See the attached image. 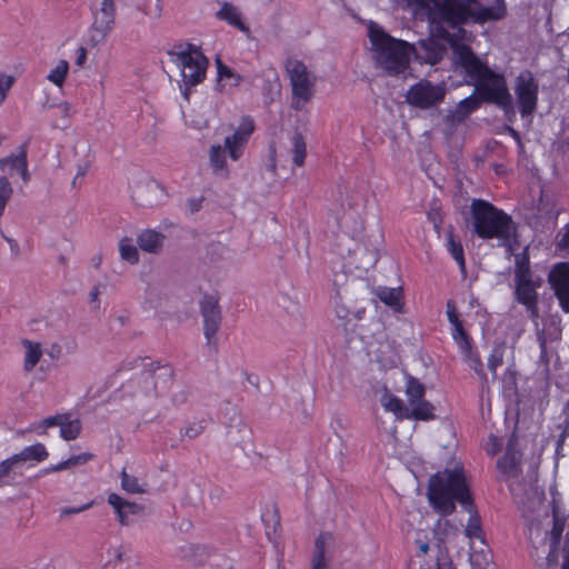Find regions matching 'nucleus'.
I'll use <instances>...</instances> for the list:
<instances>
[{"instance_id":"1","label":"nucleus","mask_w":569,"mask_h":569,"mask_svg":"<svg viewBox=\"0 0 569 569\" xmlns=\"http://www.w3.org/2000/svg\"><path fill=\"white\" fill-rule=\"evenodd\" d=\"M427 497L430 506L441 516L452 513L456 501L459 502L470 513L466 536L471 540L483 541L481 520L475 510L462 467L435 473L429 480Z\"/></svg>"},{"instance_id":"2","label":"nucleus","mask_w":569,"mask_h":569,"mask_svg":"<svg viewBox=\"0 0 569 569\" xmlns=\"http://www.w3.org/2000/svg\"><path fill=\"white\" fill-rule=\"evenodd\" d=\"M470 211L473 231L479 238L497 239L500 246H510L517 228L509 214L482 199H473Z\"/></svg>"},{"instance_id":"3","label":"nucleus","mask_w":569,"mask_h":569,"mask_svg":"<svg viewBox=\"0 0 569 569\" xmlns=\"http://www.w3.org/2000/svg\"><path fill=\"white\" fill-rule=\"evenodd\" d=\"M369 38L376 62L390 74L403 72L409 64L411 44L392 38L376 23L369 24Z\"/></svg>"},{"instance_id":"4","label":"nucleus","mask_w":569,"mask_h":569,"mask_svg":"<svg viewBox=\"0 0 569 569\" xmlns=\"http://www.w3.org/2000/svg\"><path fill=\"white\" fill-rule=\"evenodd\" d=\"M254 129L253 119L250 116H243L234 131L224 138L223 147L221 144L211 146L209 161L214 174L222 178L229 177L227 156L232 161H238L243 156Z\"/></svg>"},{"instance_id":"5","label":"nucleus","mask_w":569,"mask_h":569,"mask_svg":"<svg viewBox=\"0 0 569 569\" xmlns=\"http://www.w3.org/2000/svg\"><path fill=\"white\" fill-rule=\"evenodd\" d=\"M170 60L180 69L182 96L189 100L190 91L206 79L209 61L201 49L192 43L168 51Z\"/></svg>"},{"instance_id":"6","label":"nucleus","mask_w":569,"mask_h":569,"mask_svg":"<svg viewBox=\"0 0 569 569\" xmlns=\"http://www.w3.org/2000/svg\"><path fill=\"white\" fill-rule=\"evenodd\" d=\"M287 76L291 89L290 107L296 111H302L316 94L317 76L299 60H287Z\"/></svg>"},{"instance_id":"7","label":"nucleus","mask_w":569,"mask_h":569,"mask_svg":"<svg viewBox=\"0 0 569 569\" xmlns=\"http://www.w3.org/2000/svg\"><path fill=\"white\" fill-rule=\"evenodd\" d=\"M476 92L482 101L495 103L502 109L512 107V98L505 77L491 70L477 81Z\"/></svg>"},{"instance_id":"8","label":"nucleus","mask_w":569,"mask_h":569,"mask_svg":"<svg viewBox=\"0 0 569 569\" xmlns=\"http://www.w3.org/2000/svg\"><path fill=\"white\" fill-rule=\"evenodd\" d=\"M446 93L447 86L445 82L432 83L429 80L422 79L409 88L406 100L416 108L429 109L440 104Z\"/></svg>"},{"instance_id":"9","label":"nucleus","mask_w":569,"mask_h":569,"mask_svg":"<svg viewBox=\"0 0 569 569\" xmlns=\"http://www.w3.org/2000/svg\"><path fill=\"white\" fill-rule=\"evenodd\" d=\"M513 90L521 117L531 116L537 109L539 91L538 81L532 72L521 71L515 80Z\"/></svg>"},{"instance_id":"10","label":"nucleus","mask_w":569,"mask_h":569,"mask_svg":"<svg viewBox=\"0 0 569 569\" xmlns=\"http://www.w3.org/2000/svg\"><path fill=\"white\" fill-rule=\"evenodd\" d=\"M200 311L203 318V333L207 340V346L217 350V333L222 319L219 299L216 296L206 295L200 302Z\"/></svg>"},{"instance_id":"11","label":"nucleus","mask_w":569,"mask_h":569,"mask_svg":"<svg viewBox=\"0 0 569 569\" xmlns=\"http://www.w3.org/2000/svg\"><path fill=\"white\" fill-rule=\"evenodd\" d=\"M116 20V3L111 0H102L101 7L93 12V22L91 26V39L94 43L106 40L112 31Z\"/></svg>"},{"instance_id":"12","label":"nucleus","mask_w":569,"mask_h":569,"mask_svg":"<svg viewBox=\"0 0 569 569\" xmlns=\"http://www.w3.org/2000/svg\"><path fill=\"white\" fill-rule=\"evenodd\" d=\"M455 61L476 82L490 70L466 44L452 43Z\"/></svg>"},{"instance_id":"13","label":"nucleus","mask_w":569,"mask_h":569,"mask_svg":"<svg viewBox=\"0 0 569 569\" xmlns=\"http://www.w3.org/2000/svg\"><path fill=\"white\" fill-rule=\"evenodd\" d=\"M549 282L565 312H569V263H557L549 273Z\"/></svg>"},{"instance_id":"14","label":"nucleus","mask_w":569,"mask_h":569,"mask_svg":"<svg viewBox=\"0 0 569 569\" xmlns=\"http://www.w3.org/2000/svg\"><path fill=\"white\" fill-rule=\"evenodd\" d=\"M515 282L516 300L527 308L529 317L537 323V319L539 318L537 288L539 283L535 282L532 278L521 279Z\"/></svg>"},{"instance_id":"15","label":"nucleus","mask_w":569,"mask_h":569,"mask_svg":"<svg viewBox=\"0 0 569 569\" xmlns=\"http://www.w3.org/2000/svg\"><path fill=\"white\" fill-rule=\"evenodd\" d=\"M1 171H8L12 177L14 173L19 174L24 184L31 180V174L28 169V143H22L17 153H11L8 157L0 159Z\"/></svg>"},{"instance_id":"16","label":"nucleus","mask_w":569,"mask_h":569,"mask_svg":"<svg viewBox=\"0 0 569 569\" xmlns=\"http://www.w3.org/2000/svg\"><path fill=\"white\" fill-rule=\"evenodd\" d=\"M446 52V47L433 38L420 40L417 44H411V53L423 63H438Z\"/></svg>"},{"instance_id":"17","label":"nucleus","mask_w":569,"mask_h":569,"mask_svg":"<svg viewBox=\"0 0 569 569\" xmlns=\"http://www.w3.org/2000/svg\"><path fill=\"white\" fill-rule=\"evenodd\" d=\"M565 529V518L559 517L553 511V526L548 533V540H549V552L546 557V568L547 569H557L558 567V560H559V550L558 546L561 540V536Z\"/></svg>"},{"instance_id":"18","label":"nucleus","mask_w":569,"mask_h":569,"mask_svg":"<svg viewBox=\"0 0 569 569\" xmlns=\"http://www.w3.org/2000/svg\"><path fill=\"white\" fill-rule=\"evenodd\" d=\"M261 520L264 523L266 535L270 542L278 549L281 545V520L277 509H266L261 512Z\"/></svg>"},{"instance_id":"19","label":"nucleus","mask_w":569,"mask_h":569,"mask_svg":"<svg viewBox=\"0 0 569 569\" xmlns=\"http://www.w3.org/2000/svg\"><path fill=\"white\" fill-rule=\"evenodd\" d=\"M520 452L516 448V440L510 439L505 456L498 460V469L508 477H516L519 473Z\"/></svg>"},{"instance_id":"20","label":"nucleus","mask_w":569,"mask_h":569,"mask_svg":"<svg viewBox=\"0 0 569 569\" xmlns=\"http://www.w3.org/2000/svg\"><path fill=\"white\" fill-rule=\"evenodd\" d=\"M217 19L226 21L228 24L237 28L247 36L250 34L249 27L243 22L241 12L237 7L229 2H223L216 13Z\"/></svg>"},{"instance_id":"21","label":"nucleus","mask_w":569,"mask_h":569,"mask_svg":"<svg viewBox=\"0 0 569 569\" xmlns=\"http://www.w3.org/2000/svg\"><path fill=\"white\" fill-rule=\"evenodd\" d=\"M449 525L448 521H441L439 520L433 529V540L436 541L432 546L437 550L436 556V562L437 568L436 569H452L451 561L449 559L447 549L443 547L445 539L438 535V530H440L442 527H447Z\"/></svg>"},{"instance_id":"22","label":"nucleus","mask_w":569,"mask_h":569,"mask_svg":"<svg viewBox=\"0 0 569 569\" xmlns=\"http://www.w3.org/2000/svg\"><path fill=\"white\" fill-rule=\"evenodd\" d=\"M21 345L24 348L23 370L31 372L43 355L41 345L29 339H22Z\"/></svg>"},{"instance_id":"23","label":"nucleus","mask_w":569,"mask_h":569,"mask_svg":"<svg viewBox=\"0 0 569 569\" xmlns=\"http://www.w3.org/2000/svg\"><path fill=\"white\" fill-rule=\"evenodd\" d=\"M163 234L156 230H144L138 236V244L141 250L150 253L158 252L163 243Z\"/></svg>"},{"instance_id":"24","label":"nucleus","mask_w":569,"mask_h":569,"mask_svg":"<svg viewBox=\"0 0 569 569\" xmlns=\"http://www.w3.org/2000/svg\"><path fill=\"white\" fill-rule=\"evenodd\" d=\"M13 456L18 463L26 462V461L41 462L48 458L49 453H48L44 445L34 443V445L24 447L19 453H16Z\"/></svg>"},{"instance_id":"25","label":"nucleus","mask_w":569,"mask_h":569,"mask_svg":"<svg viewBox=\"0 0 569 569\" xmlns=\"http://www.w3.org/2000/svg\"><path fill=\"white\" fill-rule=\"evenodd\" d=\"M291 144H292V147H291L290 153H291L292 163L297 168H301L305 163V159L307 156L306 139L303 138V136L301 133L297 132L291 138Z\"/></svg>"},{"instance_id":"26","label":"nucleus","mask_w":569,"mask_h":569,"mask_svg":"<svg viewBox=\"0 0 569 569\" xmlns=\"http://www.w3.org/2000/svg\"><path fill=\"white\" fill-rule=\"evenodd\" d=\"M108 503L111 505L114 508V510H116V512L118 515L119 521L122 525L127 523V520H126L127 512L134 513L136 509H137V505L136 503H131V502L126 501L124 499H122L117 493H110L108 496Z\"/></svg>"},{"instance_id":"27","label":"nucleus","mask_w":569,"mask_h":569,"mask_svg":"<svg viewBox=\"0 0 569 569\" xmlns=\"http://www.w3.org/2000/svg\"><path fill=\"white\" fill-rule=\"evenodd\" d=\"M481 98L478 96H469L465 99H462L457 108L456 111L452 113V119L457 121L465 120L466 117H468L472 111L479 108Z\"/></svg>"},{"instance_id":"28","label":"nucleus","mask_w":569,"mask_h":569,"mask_svg":"<svg viewBox=\"0 0 569 569\" xmlns=\"http://www.w3.org/2000/svg\"><path fill=\"white\" fill-rule=\"evenodd\" d=\"M377 297L387 306L393 308L395 310H400L402 303V290L401 288H388V287H379L377 289Z\"/></svg>"},{"instance_id":"29","label":"nucleus","mask_w":569,"mask_h":569,"mask_svg":"<svg viewBox=\"0 0 569 569\" xmlns=\"http://www.w3.org/2000/svg\"><path fill=\"white\" fill-rule=\"evenodd\" d=\"M331 541L330 533H321L315 543V555L312 558L311 569H327L325 552L326 546Z\"/></svg>"},{"instance_id":"30","label":"nucleus","mask_w":569,"mask_h":569,"mask_svg":"<svg viewBox=\"0 0 569 569\" xmlns=\"http://www.w3.org/2000/svg\"><path fill=\"white\" fill-rule=\"evenodd\" d=\"M381 405L387 411L393 412L398 418H409V411L402 400L392 395L385 393L381 398Z\"/></svg>"},{"instance_id":"31","label":"nucleus","mask_w":569,"mask_h":569,"mask_svg":"<svg viewBox=\"0 0 569 569\" xmlns=\"http://www.w3.org/2000/svg\"><path fill=\"white\" fill-rule=\"evenodd\" d=\"M446 236H447L448 250L450 251L453 259L459 264L461 271H465L466 261H465L463 248H462L460 240L456 239V237L451 230L448 231Z\"/></svg>"},{"instance_id":"32","label":"nucleus","mask_w":569,"mask_h":569,"mask_svg":"<svg viewBox=\"0 0 569 569\" xmlns=\"http://www.w3.org/2000/svg\"><path fill=\"white\" fill-rule=\"evenodd\" d=\"M452 326V339L458 345L461 352H468L471 347L469 335L463 328L462 321L450 323Z\"/></svg>"},{"instance_id":"33","label":"nucleus","mask_w":569,"mask_h":569,"mask_svg":"<svg viewBox=\"0 0 569 569\" xmlns=\"http://www.w3.org/2000/svg\"><path fill=\"white\" fill-rule=\"evenodd\" d=\"M81 432V422L79 419L70 420L69 415H66L64 421L60 427V436L64 440H74L79 437Z\"/></svg>"},{"instance_id":"34","label":"nucleus","mask_w":569,"mask_h":569,"mask_svg":"<svg viewBox=\"0 0 569 569\" xmlns=\"http://www.w3.org/2000/svg\"><path fill=\"white\" fill-rule=\"evenodd\" d=\"M69 71V63L67 60H59L57 66L51 69L47 79L54 86L61 88L66 81Z\"/></svg>"},{"instance_id":"35","label":"nucleus","mask_w":569,"mask_h":569,"mask_svg":"<svg viewBox=\"0 0 569 569\" xmlns=\"http://www.w3.org/2000/svg\"><path fill=\"white\" fill-rule=\"evenodd\" d=\"M120 256L123 260L133 264L139 261V251L137 247L132 243V239L123 238L119 243Z\"/></svg>"},{"instance_id":"36","label":"nucleus","mask_w":569,"mask_h":569,"mask_svg":"<svg viewBox=\"0 0 569 569\" xmlns=\"http://www.w3.org/2000/svg\"><path fill=\"white\" fill-rule=\"evenodd\" d=\"M411 407V412H409V418L413 417L419 420H429L433 418V406L426 401L425 399L420 400L418 403H413Z\"/></svg>"},{"instance_id":"37","label":"nucleus","mask_w":569,"mask_h":569,"mask_svg":"<svg viewBox=\"0 0 569 569\" xmlns=\"http://www.w3.org/2000/svg\"><path fill=\"white\" fill-rule=\"evenodd\" d=\"M407 396L409 405L412 406L413 403H418L420 400L423 399L425 396V386L420 383L415 378H409L407 382Z\"/></svg>"},{"instance_id":"38","label":"nucleus","mask_w":569,"mask_h":569,"mask_svg":"<svg viewBox=\"0 0 569 569\" xmlns=\"http://www.w3.org/2000/svg\"><path fill=\"white\" fill-rule=\"evenodd\" d=\"M532 278L529 257L526 252L516 256L515 281Z\"/></svg>"},{"instance_id":"39","label":"nucleus","mask_w":569,"mask_h":569,"mask_svg":"<svg viewBox=\"0 0 569 569\" xmlns=\"http://www.w3.org/2000/svg\"><path fill=\"white\" fill-rule=\"evenodd\" d=\"M92 458H93V455L88 453V452L74 455V456L69 457L67 460L59 462L56 467H53V470L60 471V470L71 468L73 466L84 465L88 461H90Z\"/></svg>"},{"instance_id":"40","label":"nucleus","mask_w":569,"mask_h":569,"mask_svg":"<svg viewBox=\"0 0 569 569\" xmlns=\"http://www.w3.org/2000/svg\"><path fill=\"white\" fill-rule=\"evenodd\" d=\"M121 487L128 493H142L143 489L138 478L127 473L126 469L121 471Z\"/></svg>"},{"instance_id":"41","label":"nucleus","mask_w":569,"mask_h":569,"mask_svg":"<svg viewBox=\"0 0 569 569\" xmlns=\"http://www.w3.org/2000/svg\"><path fill=\"white\" fill-rule=\"evenodd\" d=\"M503 353L505 347L502 345H498L492 349L488 358V368L490 369L493 376H496L498 367H500L503 363Z\"/></svg>"},{"instance_id":"42","label":"nucleus","mask_w":569,"mask_h":569,"mask_svg":"<svg viewBox=\"0 0 569 569\" xmlns=\"http://www.w3.org/2000/svg\"><path fill=\"white\" fill-rule=\"evenodd\" d=\"M13 193V189L7 177H0V217Z\"/></svg>"},{"instance_id":"43","label":"nucleus","mask_w":569,"mask_h":569,"mask_svg":"<svg viewBox=\"0 0 569 569\" xmlns=\"http://www.w3.org/2000/svg\"><path fill=\"white\" fill-rule=\"evenodd\" d=\"M16 82L13 76L0 71V106L6 101L8 93Z\"/></svg>"},{"instance_id":"44","label":"nucleus","mask_w":569,"mask_h":569,"mask_svg":"<svg viewBox=\"0 0 569 569\" xmlns=\"http://www.w3.org/2000/svg\"><path fill=\"white\" fill-rule=\"evenodd\" d=\"M537 340L540 347V361L547 366L550 361V351L548 348V338L545 330L537 331Z\"/></svg>"},{"instance_id":"45","label":"nucleus","mask_w":569,"mask_h":569,"mask_svg":"<svg viewBox=\"0 0 569 569\" xmlns=\"http://www.w3.org/2000/svg\"><path fill=\"white\" fill-rule=\"evenodd\" d=\"M461 353H462L465 360L468 362V365L480 377H485V372H483V368H482V362H481L479 356L472 351L471 347H469V351L468 352H461Z\"/></svg>"},{"instance_id":"46","label":"nucleus","mask_w":569,"mask_h":569,"mask_svg":"<svg viewBox=\"0 0 569 569\" xmlns=\"http://www.w3.org/2000/svg\"><path fill=\"white\" fill-rule=\"evenodd\" d=\"M18 462L16 461L14 456H11L10 458L0 462V486L4 483L3 479L10 475L12 468Z\"/></svg>"},{"instance_id":"47","label":"nucleus","mask_w":569,"mask_h":569,"mask_svg":"<svg viewBox=\"0 0 569 569\" xmlns=\"http://www.w3.org/2000/svg\"><path fill=\"white\" fill-rule=\"evenodd\" d=\"M502 441L497 436L490 435L486 443V451L489 456H495L501 450Z\"/></svg>"},{"instance_id":"48","label":"nucleus","mask_w":569,"mask_h":569,"mask_svg":"<svg viewBox=\"0 0 569 569\" xmlns=\"http://www.w3.org/2000/svg\"><path fill=\"white\" fill-rule=\"evenodd\" d=\"M546 331L548 343L553 341H559L561 339V328L557 323H550L548 327L543 328Z\"/></svg>"},{"instance_id":"49","label":"nucleus","mask_w":569,"mask_h":569,"mask_svg":"<svg viewBox=\"0 0 569 569\" xmlns=\"http://www.w3.org/2000/svg\"><path fill=\"white\" fill-rule=\"evenodd\" d=\"M93 506V501H89L84 505H81L79 507H64L60 510V517L63 518V517H67V516H70V515H77V513H80L82 511H86L88 509H90L91 507Z\"/></svg>"},{"instance_id":"50","label":"nucleus","mask_w":569,"mask_h":569,"mask_svg":"<svg viewBox=\"0 0 569 569\" xmlns=\"http://www.w3.org/2000/svg\"><path fill=\"white\" fill-rule=\"evenodd\" d=\"M64 417H66V415H56V416L47 417L40 422V427H42L43 429L56 427V426L61 427L62 421H64Z\"/></svg>"},{"instance_id":"51","label":"nucleus","mask_w":569,"mask_h":569,"mask_svg":"<svg viewBox=\"0 0 569 569\" xmlns=\"http://www.w3.org/2000/svg\"><path fill=\"white\" fill-rule=\"evenodd\" d=\"M204 429L203 421L193 422L189 425L184 430V436L192 439L198 437Z\"/></svg>"},{"instance_id":"52","label":"nucleus","mask_w":569,"mask_h":569,"mask_svg":"<svg viewBox=\"0 0 569 569\" xmlns=\"http://www.w3.org/2000/svg\"><path fill=\"white\" fill-rule=\"evenodd\" d=\"M557 238H558L557 246L559 249H568L569 248V224H566L558 232Z\"/></svg>"},{"instance_id":"53","label":"nucleus","mask_w":569,"mask_h":569,"mask_svg":"<svg viewBox=\"0 0 569 569\" xmlns=\"http://www.w3.org/2000/svg\"><path fill=\"white\" fill-rule=\"evenodd\" d=\"M446 307H447V316H448L449 322L453 323V322L460 321L455 301L448 300Z\"/></svg>"},{"instance_id":"54","label":"nucleus","mask_w":569,"mask_h":569,"mask_svg":"<svg viewBox=\"0 0 569 569\" xmlns=\"http://www.w3.org/2000/svg\"><path fill=\"white\" fill-rule=\"evenodd\" d=\"M88 51L84 47L80 46L76 51L74 63L78 68H82L87 61Z\"/></svg>"},{"instance_id":"55","label":"nucleus","mask_w":569,"mask_h":569,"mask_svg":"<svg viewBox=\"0 0 569 569\" xmlns=\"http://www.w3.org/2000/svg\"><path fill=\"white\" fill-rule=\"evenodd\" d=\"M379 254H380L379 247H375L372 250H370L368 253L367 264L375 266L377 263V261L379 260Z\"/></svg>"},{"instance_id":"56","label":"nucleus","mask_w":569,"mask_h":569,"mask_svg":"<svg viewBox=\"0 0 569 569\" xmlns=\"http://www.w3.org/2000/svg\"><path fill=\"white\" fill-rule=\"evenodd\" d=\"M416 543L418 545L421 555H426L430 549L429 541L421 539L420 533H418V537L416 538Z\"/></svg>"},{"instance_id":"57","label":"nucleus","mask_w":569,"mask_h":569,"mask_svg":"<svg viewBox=\"0 0 569 569\" xmlns=\"http://www.w3.org/2000/svg\"><path fill=\"white\" fill-rule=\"evenodd\" d=\"M561 569H569V533H567L566 545H565V559Z\"/></svg>"},{"instance_id":"58","label":"nucleus","mask_w":569,"mask_h":569,"mask_svg":"<svg viewBox=\"0 0 569 569\" xmlns=\"http://www.w3.org/2000/svg\"><path fill=\"white\" fill-rule=\"evenodd\" d=\"M218 72L220 77H229L232 74L231 70L228 67L221 64L220 62L218 64Z\"/></svg>"},{"instance_id":"59","label":"nucleus","mask_w":569,"mask_h":569,"mask_svg":"<svg viewBox=\"0 0 569 569\" xmlns=\"http://www.w3.org/2000/svg\"><path fill=\"white\" fill-rule=\"evenodd\" d=\"M270 163L268 164V167L270 168L271 171H274L276 169V159H274V154H276V150L274 148H270Z\"/></svg>"},{"instance_id":"60","label":"nucleus","mask_w":569,"mask_h":569,"mask_svg":"<svg viewBox=\"0 0 569 569\" xmlns=\"http://www.w3.org/2000/svg\"><path fill=\"white\" fill-rule=\"evenodd\" d=\"M563 412L566 415V418H567V427H566V430L563 432V436L569 432V400L567 401L565 408H563Z\"/></svg>"},{"instance_id":"61","label":"nucleus","mask_w":569,"mask_h":569,"mask_svg":"<svg viewBox=\"0 0 569 569\" xmlns=\"http://www.w3.org/2000/svg\"><path fill=\"white\" fill-rule=\"evenodd\" d=\"M99 295H100L99 288L98 287L92 288V290L90 291V300L92 302H96L98 300Z\"/></svg>"},{"instance_id":"62","label":"nucleus","mask_w":569,"mask_h":569,"mask_svg":"<svg viewBox=\"0 0 569 569\" xmlns=\"http://www.w3.org/2000/svg\"><path fill=\"white\" fill-rule=\"evenodd\" d=\"M201 206V199L200 200H192L191 201V211L196 212L200 209Z\"/></svg>"},{"instance_id":"63","label":"nucleus","mask_w":569,"mask_h":569,"mask_svg":"<svg viewBox=\"0 0 569 569\" xmlns=\"http://www.w3.org/2000/svg\"><path fill=\"white\" fill-rule=\"evenodd\" d=\"M86 174V168H79L77 176L74 177L73 184L76 183V180L80 177H83Z\"/></svg>"},{"instance_id":"64","label":"nucleus","mask_w":569,"mask_h":569,"mask_svg":"<svg viewBox=\"0 0 569 569\" xmlns=\"http://www.w3.org/2000/svg\"><path fill=\"white\" fill-rule=\"evenodd\" d=\"M9 244H10V248L11 250L16 249L18 247L17 242L13 241V240H8Z\"/></svg>"}]
</instances>
